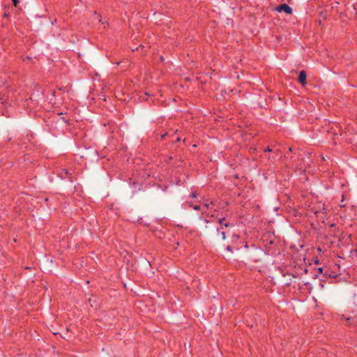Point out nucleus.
<instances>
[{
  "label": "nucleus",
  "mask_w": 357,
  "mask_h": 357,
  "mask_svg": "<svg viewBox=\"0 0 357 357\" xmlns=\"http://www.w3.org/2000/svg\"><path fill=\"white\" fill-rule=\"evenodd\" d=\"M204 222H206V223H209L210 222V220H207V219H205L204 220Z\"/></svg>",
  "instance_id": "obj_20"
},
{
  "label": "nucleus",
  "mask_w": 357,
  "mask_h": 357,
  "mask_svg": "<svg viewBox=\"0 0 357 357\" xmlns=\"http://www.w3.org/2000/svg\"><path fill=\"white\" fill-rule=\"evenodd\" d=\"M293 151V149L291 147H289V152H292Z\"/></svg>",
  "instance_id": "obj_19"
},
{
  "label": "nucleus",
  "mask_w": 357,
  "mask_h": 357,
  "mask_svg": "<svg viewBox=\"0 0 357 357\" xmlns=\"http://www.w3.org/2000/svg\"><path fill=\"white\" fill-rule=\"evenodd\" d=\"M160 61H162L163 60V57L160 56Z\"/></svg>",
  "instance_id": "obj_26"
},
{
  "label": "nucleus",
  "mask_w": 357,
  "mask_h": 357,
  "mask_svg": "<svg viewBox=\"0 0 357 357\" xmlns=\"http://www.w3.org/2000/svg\"><path fill=\"white\" fill-rule=\"evenodd\" d=\"M245 248L246 249H248V244H245Z\"/></svg>",
  "instance_id": "obj_25"
},
{
  "label": "nucleus",
  "mask_w": 357,
  "mask_h": 357,
  "mask_svg": "<svg viewBox=\"0 0 357 357\" xmlns=\"http://www.w3.org/2000/svg\"><path fill=\"white\" fill-rule=\"evenodd\" d=\"M226 220V218H220L218 219V223L221 225L220 227H218L216 229V231L217 232H220V229H223L224 227H232L233 226V224L229 222H225Z\"/></svg>",
  "instance_id": "obj_4"
},
{
  "label": "nucleus",
  "mask_w": 357,
  "mask_h": 357,
  "mask_svg": "<svg viewBox=\"0 0 357 357\" xmlns=\"http://www.w3.org/2000/svg\"><path fill=\"white\" fill-rule=\"evenodd\" d=\"M314 263H315L316 264H319V259H316L314 260Z\"/></svg>",
  "instance_id": "obj_17"
},
{
  "label": "nucleus",
  "mask_w": 357,
  "mask_h": 357,
  "mask_svg": "<svg viewBox=\"0 0 357 357\" xmlns=\"http://www.w3.org/2000/svg\"><path fill=\"white\" fill-rule=\"evenodd\" d=\"M167 135V132H165L161 135L162 139H164Z\"/></svg>",
  "instance_id": "obj_15"
},
{
  "label": "nucleus",
  "mask_w": 357,
  "mask_h": 357,
  "mask_svg": "<svg viewBox=\"0 0 357 357\" xmlns=\"http://www.w3.org/2000/svg\"><path fill=\"white\" fill-rule=\"evenodd\" d=\"M233 237L238 238H239V236L234 235V236H233Z\"/></svg>",
  "instance_id": "obj_24"
},
{
  "label": "nucleus",
  "mask_w": 357,
  "mask_h": 357,
  "mask_svg": "<svg viewBox=\"0 0 357 357\" xmlns=\"http://www.w3.org/2000/svg\"><path fill=\"white\" fill-rule=\"evenodd\" d=\"M189 204V206L190 207H192L194 210L195 211H199V210H202V206H199V205H197V204H193L192 203H188Z\"/></svg>",
  "instance_id": "obj_9"
},
{
  "label": "nucleus",
  "mask_w": 357,
  "mask_h": 357,
  "mask_svg": "<svg viewBox=\"0 0 357 357\" xmlns=\"http://www.w3.org/2000/svg\"><path fill=\"white\" fill-rule=\"evenodd\" d=\"M12 2L15 6H17L19 4L20 1L19 0H12Z\"/></svg>",
  "instance_id": "obj_11"
},
{
  "label": "nucleus",
  "mask_w": 357,
  "mask_h": 357,
  "mask_svg": "<svg viewBox=\"0 0 357 357\" xmlns=\"http://www.w3.org/2000/svg\"><path fill=\"white\" fill-rule=\"evenodd\" d=\"M262 251L261 249L255 247V245H252V248L250 250H248L246 253H245V259L249 261L258 262L261 260L260 255H261Z\"/></svg>",
  "instance_id": "obj_1"
},
{
  "label": "nucleus",
  "mask_w": 357,
  "mask_h": 357,
  "mask_svg": "<svg viewBox=\"0 0 357 357\" xmlns=\"http://www.w3.org/2000/svg\"><path fill=\"white\" fill-rule=\"evenodd\" d=\"M8 16H9V13H4V14H3V17H8Z\"/></svg>",
  "instance_id": "obj_16"
},
{
  "label": "nucleus",
  "mask_w": 357,
  "mask_h": 357,
  "mask_svg": "<svg viewBox=\"0 0 357 357\" xmlns=\"http://www.w3.org/2000/svg\"><path fill=\"white\" fill-rule=\"evenodd\" d=\"M227 250L232 252V248L231 245H227V248H226Z\"/></svg>",
  "instance_id": "obj_14"
},
{
  "label": "nucleus",
  "mask_w": 357,
  "mask_h": 357,
  "mask_svg": "<svg viewBox=\"0 0 357 357\" xmlns=\"http://www.w3.org/2000/svg\"><path fill=\"white\" fill-rule=\"evenodd\" d=\"M211 204H212V205L213 204V202H211V203H210V204L204 203V204L202 206V214H204V213H206V211L210 208V205H211Z\"/></svg>",
  "instance_id": "obj_8"
},
{
  "label": "nucleus",
  "mask_w": 357,
  "mask_h": 357,
  "mask_svg": "<svg viewBox=\"0 0 357 357\" xmlns=\"http://www.w3.org/2000/svg\"><path fill=\"white\" fill-rule=\"evenodd\" d=\"M89 302H92V300L91 298L89 299Z\"/></svg>",
  "instance_id": "obj_28"
},
{
  "label": "nucleus",
  "mask_w": 357,
  "mask_h": 357,
  "mask_svg": "<svg viewBox=\"0 0 357 357\" xmlns=\"http://www.w3.org/2000/svg\"><path fill=\"white\" fill-rule=\"evenodd\" d=\"M220 234H221L222 240H225L226 239V233H225V231H221Z\"/></svg>",
  "instance_id": "obj_10"
},
{
  "label": "nucleus",
  "mask_w": 357,
  "mask_h": 357,
  "mask_svg": "<svg viewBox=\"0 0 357 357\" xmlns=\"http://www.w3.org/2000/svg\"><path fill=\"white\" fill-rule=\"evenodd\" d=\"M317 277H318V275H317V273H315V274L314 275V276H313V278H314V279L317 278Z\"/></svg>",
  "instance_id": "obj_18"
},
{
  "label": "nucleus",
  "mask_w": 357,
  "mask_h": 357,
  "mask_svg": "<svg viewBox=\"0 0 357 357\" xmlns=\"http://www.w3.org/2000/svg\"><path fill=\"white\" fill-rule=\"evenodd\" d=\"M317 272L323 275L325 279H335L338 275L333 271H331L328 267H319L317 268Z\"/></svg>",
  "instance_id": "obj_2"
},
{
  "label": "nucleus",
  "mask_w": 357,
  "mask_h": 357,
  "mask_svg": "<svg viewBox=\"0 0 357 357\" xmlns=\"http://www.w3.org/2000/svg\"><path fill=\"white\" fill-rule=\"evenodd\" d=\"M279 152H280V151H279L278 149H277V150L275 151V153H279Z\"/></svg>",
  "instance_id": "obj_27"
},
{
  "label": "nucleus",
  "mask_w": 357,
  "mask_h": 357,
  "mask_svg": "<svg viewBox=\"0 0 357 357\" xmlns=\"http://www.w3.org/2000/svg\"><path fill=\"white\" fill-rule=\"evenodd\" d=\"M321 213L322 214H326V213H327L326 211L324 204L322 205L321 208L320 210H316V211H314V215H316L317 218H319V215Z\"/></svg>",
  "instance_id": "obj_7"
},
{
  "label": "nucleus",
  "mask_w": 357,
  "mask_h": 357,
  "mask_svg": "<svg viewBox=\"0 0 357 357\" xmlns=\"http://www.w3.org/2000/svg\"><path fill=\"white\" fill-rule=\"evenodd\" d=\"M330 227H335V224H333V223L331 224V225H330Z\"/></svg>",
  "instance_id": "obj_21"
},
{
  "label": "nucleus",
  "mask_w": 357,
  "mask_h": 357,
  "mask_svg": "<svg viewBox=\"0 0 357 357\" xmlns=\"http://www.w3.org/2000/svg\"><path fill=\"white\" fill-rule=\"evenodd\" d=\"M306 78H307V74L305 70H301L299 72L298 77V82L301 83L303 86H305L306 84Z\"/></svg>",
  "instance_id": "obj_5"
},
{
  "label": "nucleus",
  "mask_w": 357,
  "mask_h": 357,
  "mask_svg": "<svg viewBox=\"0 0 357 357\" xmlns=\"http://www.w3.org/2000/svg\"><path fill=\"white\" fill-rule=\"evenodd\" d=\"M275 10L279 13L284 12L287 14L291 15L293 12L292 8L287 3H281L275 8Z\"/></svg>",
  "instance_id": "obj_3"
},
{
  "label": "nucleus",
  "mask_w": 357,
  "mask_h": 357,
  "mask_svg": "<svg viewBox=\"0 0 357 357\" xmlns=\"http://www.w3.org/2000/svg\"><path fill=\"white\" fill-rule=\"evenodd\" d=\"M294 158H295L294 156H291V160L292 161H293V160H294Z\"/></svg>",
  "instance_id": "obj_23"
},
{
  "label": "nucleus",
  "mask_w": 357,
  "mask_h": 357,
  "mask_svg": "<svg viewBox=\"0 0 357 357\" xmlns=\"http://www.w3.org/2000/svg\"><path fill=\"white\" fill-rule=\"evenodd\" d=\"M197 197V193L196 192H194L190 195V197H192V198H196Z\"/></svg>",
  "instance_id": "obj_13"
},
{
  "label": "nucleus",
  "mask_w": 357,
  "mask_h": 357,
  "mask_svg": "<svg viewBox=\"0 0 357 357\" xmlns=\"http://www.w3.org/2000/svg\"><path fill=\"white\" fill-rule=\"evenodd\" d=\"M63 174H65L67 177H68L70 178V181H73L71 179V177H70L72 174L68 169H61V171L60 172V176L63 178V176H64Z\"/></svg>",
  "instance_id": "obj_6"
},
{
  "label": "nucleus",
  "mask_w": 357,
  "mask_h": 357,
  "mask_svg": "<svg viewBox=\"0 0 357 357\" xmlns=\"http://www.w3.org/2000/svg\"><path fill=\"white\" fill-rule=\"evenodd\" d=\"M273 151V149H271L269 146H268L266 149L264 150V153H266V152H272Z\"/></svg>",
  "instance_id": "obj_12"
},
{
  "label": "nucleus",
  "mask_w": 357,
  "mask_h": 357,
  "mask_svg": "<svg viewBox=\"0 0 357 357\" xmlns=\"http://www.w3.org/2000/svg\"><path fill=\"white\" fill-rule=\"evenodd\" d=\"M180 141H181V138L180 137H177L176 142H180Z\"/></svg>",
  "instance_id": "obj_22"
}]
</instances>
